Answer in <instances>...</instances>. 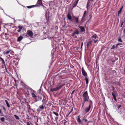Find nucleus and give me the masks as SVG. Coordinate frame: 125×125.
Segmentation results:
<instances>
[{"label": "nucleus", "mask_w": 125, "mask_h": 125, "mask_svg": "<svg viewBox=\"0 0 125 125\" xmlns=\"http://www.w3.org/2000/svg\"><path fill=\"white\" fill-rule=\"evenodd\" d=\"M83 93L82 97L83 99L89 101V100H91L89 99V97L87 91L84 92V93Z\"/></svg>", "instance_id": "obj_1"}, {"label": "nucleus", "mask_w": 125, "mask_h": 125, "mask_svg": "<svg viewBox=\"0 0 125 125\" xmlns=\"http://www.w3.org/2000/svg\"><path fill=\"white\" fill-rule=\"evenodd\" d=\"M35 93L32 92L31 94L32 96L33 99V100L35 102L38 101L39 99H41V98L38 96H37L34 94Z\"/></svg>", "instance_id": "obj_2"}, {"label": "nucleus", "mask_w": 125, "mask_h": 125, "mask_svg": "<svg viewBox=\"0 0 125 125\" xmlns=\"http://www.w3.org/2000/svg\"><path fill=\"white\" fill-rule=\"evenodd\" d=\"M113 92L112 93V94L113 97L114 99L116 101H117L116 97L117 96L116 92L115 90V88L113 86H112Z\"/></svg>", "instance_id": "obj_3"}, {"label": "nucleus", "mask_w": 125, "mask_h": 125, "mask_svg": "<svg viewBox=\"0 0 125 125\" xmlns=\"http://www.w3.org/2000/svg\"><path fill=\"white\" fill-rule=\"evenodd\" d=\"M66 85H67L65 83H63V84L60 85L59 86L52 89V90H51V91L52 92L56 91L61 89L62 87Z\"/></svg>", "instance_id": "obj_4"}, {"label": "nucleus", "mask_w": 125, "mask_h": 125, "mask_svg": "<svg viewBox=\"0 0 125 125\" xmlns=\"http://www.w3.org/2000/svg\"><path fill=\"white\" fill-rule=\"evenodd\" d=\"M89 105L88 107H86L85 109V111L86 113H87L90 110L91 108V105H93V102L92 100H89Z\"/></svg>", "instance_id": "obj_5"}, {"label": "nucleus", "mask_w": 125, "mask_h": 125, "mask_svg": "<svg viewBox=\"0 0 125 125\" xmlns=\"http://www.w3.org/2000/svg\"><path fill=\"white\" fill-rule=\"evenodd\" d=\"M27 34L30 37H32L33 35V34L32 31L29 30H28L27 31Z\"/></svg>", "instance_id": "obj_6"}, {"label": "nucleus", "mask_w": 125, "mask_h": 125, "mask_svg": "<svg viewBox=\"0 0 125 125\" xmlns=\"http://www.w3.org/2000/svg\"><path fill=\"white\" fill-rule=\"evenodd\" d=\"M94 0H88L87 2V7L88 6H90L91 4H92L93 3Z\"/></svg>", "instance_id": "obj_7"}, {"label": "nucleus", "mask_w": 125, "mask_h": 125, "mask_svg": "<svg viewBox=\"0 0 125 125\" xmlns=\"http://www.w3.org/2000/svg\"><path fill=\"white\" fill-rule=\"evenodd\" d=\"M81 71L82 74L85 77L86 76H87V74L83 67L82 68Z\"/></svg>", "instance_id": "obj_8"}, {"label": "nucleus", "mask_w": 125, "mask_h": 125, "mask_svg": "<svg viewBox=\"0 0 125 125\" xmlns=\"http://www.w3.org/2000/svg\"><path fill=\"white\" fill-rule=\"evenodd\" d=\"M27 91L28 93H31V94L33 92L34 93L36 92V91H35L33 90L30 87H29L27 89Z\"/></svg>", "instance_id": "obj_9"}, {"label": "nucleus", "mask_w": 125, "mask_h": 125, "mask_svg": "<svg viewBox=\"0 0 125 125\" xmlns=\"http://www.w3.org/2000/svg\"><path fill=\"white\" fill-rule=\"evenodd\" d=\"M11 50L7 49L3 53L4 55L7 54H9L10 53H11Z\"/></svg>", "instance_id": "obj_10"}, {"label": "nucleus", "mask_w": 125, "mask_h": 125, "mask_svg": "<svg viewBox=\"0 0 125 125\" xmlns=\"http://www.w3.org/2000/svg\"><path fill=\"white\" fill-rule=\"evenodd\" d=\"M79 34V31L78 29H76L75 30L74 32H73L72 34V36H74V35L75 34L78 35Z\"/></svg>", "instance_id": "obj_11"}, {"label": "nucleus", "mask_w": 125, "mask_h": 125, "mask_svg": "<svg viewBox=\"0 0 125 125\" xmlns=\"http://www.w3.org/2000/svg\"><path fill=\"white\" fill-rule=\"evenodd\" d=\"M67 17L68 19L70 21H72L73 20L72 19V17L71 14L69 12H68L67 14Z\"/></svg>", "instance_id": "obj_12"}, {"label": "nucleus", "mask_w": 125, "mask_h": 125, "mask_svg": "<svg viewBox=\"0 0 125 125\" xmlns=\"http://www.w3.org/2000/svg\"><path fill=\"white\" fill-rule=\"evenodd\" d=\"M42 0H38V1L37 4L35 5H38L37 7H39L42 4Z\"/></svg>", "instance_id": "obj_13"}, {"label": "nucleus", "mask_w": 125, "mask_h": 125, "mask_svg": "<svg viewBox=\"0 0 125 125\" xmlns=\"http://www.w3.org/2000/svg\"><path fill=\"white\" fill-rule=\"evenodd\" d=\"M0 62L1 61V63L2 64H3L5 66V67H6V63L4 60L0 57Z\"/></svg>", "instance_id": "obj_14"}, {"label": "nucleus", "mask_w": 125, "mask_h": 125, "mask_svg": "<svg viewBox=\"0 0 125 125\" xmlns=\"http://www.w3.org/2000/svg\"><path fill=\"white\" fill-rule=\"evenodd\" d=\"M44 108V106L42 104L39 106L38 109L40 111H42Z\"/></svg>", "instance_id": "obj_15"}, {"label": "nucleus", "mask_w": 125, "mask_h": 125, "mask_svg": "<svg viewBox=\"0 0 125 125\" xmlns=\"http://www.w3.org/2000/svg\"><path fill=\"white\" fill-rule=\"evenodd\" d=\"M91 38H94L96 39H98V37L96 34H93L91 37Z\"/></svg>", "instance_id": "obj_16"}, {"label": "nucleus", "mask_w": 125, "mask_h": 125, "mask_svg": "<svg viewBox=\"0 0 125 125\" xmlns=\"http://www.w3.org/2000/svg\"><path fill=\"white\" fill-rule=\"evenodd\" d=\"M77 121L78 122L79 124H81L82 125L83 124V122L80 119L79 115L78 116Z\"/></svg>", "instance_id": "obj_17"}, {"label": "nucleus", "mask_w": 125, "mask_h": 125, "mask_svg": "<svg viewBox=\"0 0 125 125\" xmlns=\"http://www.w3.org/2000/svg\"><path fill=\"white\" fill-rule=\"evenodd\" d=\"M78 27L80 29L81 32H82L85 31V29L84 27L80 26H79Z\"/></svg>", "instance_id": "obj_18"}, {"label": "nucleus", "mask_w": 125, "mask_h": 125, "mask_svg": "<svg viewBox=\"0 0 125 125\" xmlns=\"http://www.w3.org/2000/svg\"><path fill=\"white\" fill-rule=\"evenodd\" d=\"M92 42V41H89L87 42L86 44V46L87 48H88L91 45Z\"/></svg>", "instance_id": "obj_19"}, {"label": "nucleus", "mask_w": 125, "mask_h": 125, "mask_svg": "<svg viewBox=\"0 0 125 125\" xmlns=\"http://www.w3.org/2000/svg\"><path fill=\"white\" fill-rule=\"evenodd\" d=\"M23 37L20 36L19 37H18L17 39V41L18 42H20L23 39Z\"/></svg>", "instance_id": "obj_20"}, {"label": "nucleus", "mask_w": 125, "mask_h": 125, "mask_svg": "<svg viewBox=\"0 0 125 125\" xmlns=\"http://www.w3.org/2000/svg\"><path fill=\"white\" fill-rule=\"evenodd\" d=\"M38 6V5H32V6H27V7L29 9H30V8H32L37 7V6Z\"/></svg>", "instance_id": "obj_21"}, {"label": "nucleus", "mask_w": 125, "mask_h": 125, "mask_svg": "<svg viewBox=\"0 0 125 125\" xmlns=\"http://www.w3.org/2000/svg\"><path fill=\"white\" fill-rule=\"evenodd\" d=\"M85 77V80L86 82V84L87 85V86L88 85L89 80L86 77Z\"/></svg>", "instance_id": "obj_22"}, {"label": "nucleus", "mask_w": 125, "mask_h": 125, "mask_svg": "<svg viewBox=\"0 0 125 125\" xmlns=\"http://www.w3.org/2000/svg\"><path fill=\"white\" fill-rule=\"evenodd\" d=\"M5 101L6 104V105L8 107H10V106L8 101L7 100H5Z\"/></svg>", "instance_id": "obj_23"}, {"label": "nucleus", "mask_w": 125, "mask_h": 125, "mask_svg": "<svg viewBox=\"0 0 125 125\" xmlns=\"http://www.w3.org/2000/svg\"><path fill=\"white\" fill-rule=\"evenodd\" d=\"M123 6H122L120 9V10H119L118 12V16H119V14H120L121 13V11L123 9Z\"/></svg>", "instance_id": "obj_24"}, {"label": "nucleus", "mask_w": 125, "mask_h": 125, "mask_svg": "<svg viewBox=\"0 0 125 125\" xmlns=\"http://www.w3.org/2000/svg\"><path fill=\"white\" fill-rule=\"evenodd\" d=\"M114 83L115 85H118L120 86V84L119 83V82L118 81H115L114 82Z\"/></svg>", "instance_id": "obj_25"}, {"label": "nucleus", "mask_w": 125, "mask_h": 125, "mask_svg": "<svg viewBox=\"0 0 125 125\" xmlns=\"http://www.w3.org/2000/svg\"><path fill=\"white\" fill-rule=\"evenodd\" d=\"M124 21H122L121 22V23L120 25V27H122V26L123 24L124 23V24L125 25V18H124Z\"/></svg>", "instance_id": "obj_26"}, {"label": "nucleus", "mask_w": 125, "mask_h": 125, "mask_svg": "<svg viewBox=\"0 0 125 125\" xmlns=\"http://www.w3.org/2000/svg\"><path fill=\"white\" fill-rule=\"evenodd\" d=\"M78 19L79 17H76L74 19L75 20V23H78Z\"/></svg>", "instance_id": "obj_27"}, {"label": "nucleus", "mask_w": 125, "mask_h": 125, "mask_svg": "<svg viewBox=\"0 0 125 125\" xmlns=\"http://www.w3.org/2000/svg\"><path fill=\"white\" fill-rule=\"evenodd\" d=\"M42 102L43 104H44L45 103H46L47 102V100L46 99L43 98L42 100Z\"/></svg>", "instance_id": "obj_28"}, {"label": "nucleus", "mask_w": 125, "mask_h": 125, "mask_svg": "<svg viewBox=\"0 0 125 125\" xmlns=\"http://www.w3.org/2000/svg\"><path fill=\"white\" fill-rule=\"evenodd\" d=\"M86 10H85L84 11L83 15L82 18V19H83L85 17V14H86Z\"/></svg>", "instance_id": "obj_29"}, {"label": "nucleus", "mask_w": 125, "mask_h": 125, "mask_svg": "<svg viewBox=\"0 0 125 125\" xmlns=\"http://www.w3.org/2000/svg\"><path fill=\"white\" fill-rule=\"evenodd\" d=\"M73 111V108H72L71 111L69 113H68L67 115V117Z\"/></svg>", "instance_id": "obj_30"}, {"label": "nucleus", "mask_w": 125, "mask_h": 125, "mask_svg": "<svg viewBox=\"0 0 125 125\" xmlns=\"http://www.w3.org/2000/svg\"><path fill=\"white\" fill-rule=\"evenodd\" d=\"M1 120L3 122H4L5 120V119L4 117H2L0 118Z\"/></svg>", "instance_id": "obj_31"}, {"label": "nucleus", "mask_w": 125, "mask_h": 125, "mask_svg": "<svg viewBox=\"0 0 125 125\" xmlns=\"http://www.w3.org/2000/svg\"><path fill=\"white\" fill-rule=\"evenodd\" d=\"M52 113L56 116H58L59 115V114L58 113H56L55 112L53 111L52 112Z\"/></svg>", "instance_id": "obj_32"}, {"label": "nucleus", "mask_w": 125, "mask_h": 125, "mask_svg": "<svg viewBox=\"0 0 125 125\" xmlns=\"http://www.w3.org/2000/svg\"><path fill=\"white\" fill-rule=\"evenodd\" d=\"M17 27L19 29H22L23 28V27L21 25H19V26H18Z\"/></svg>", "instance_id": "obj_33"}, {"label": "nucleus", "mask_w": 125, "mask_h": 125, "mask_svg": "<svg viewBox=\"0 0 125 125\" xmlns=\"http://www.w3.org/2000/svg\"><path fill=\"white\" fill-rule=\"evenodd\" d=\"M14 116L15 117V118L19 120L20 119L16 115H14Z\"/></svg>", "instance_id": "obj_34"}, {"label": "nucleus", "mask_w": 125, "mask_h": 125, "mask_svg": "<svg viewBox=\"0 0 125 125\" xmlns=\"http://www.w3.org/2000/svg\"><path fill=\"white\" fill-rule=\"evenodd\" d=\"M83 102L82 103H83L84 104L85 102H90V101H89L87 100H85V99H83Z\"/></svg>", "instance_id": "obj_35"}, {"label": "nucleus", "mask_w": 125, "mask_h": 125, "mask_svg": "<svg viewBox=\"0 0 125 125\" xmlns=\"http://www.w3.org/2000/svg\"><path fill=\"white\" fill-rule=\"evenodd\" d=\"M58 119V117H55V121L57 123V120Z\"/></svg>", "instance_id": "obj_36"}, {"label": "nucleus", "mask_w": 125, "mask_h": 125, "mask_svg": "<svg viewBox=\"0 0 125 125\" xmlns=\"http://www.w3.org/2000/svg\"><path fill=\"white\" fill-rule=\"evenodd\" d=\"M118 41L120 42H122V39L120 38H119L118 40Z\"/></svg>", "instance_id": "obj_37"}, {"label": "nucleus", "mask_w": 125, "mask_h": 125, "mask_svg": "<svg viewBox=\"0 0 125 125\" xmlns=\"http://www.w3.org/2000/svg\"><path fill=\"white\" fill-rule=\"evenodd\" d=\"M93 40L94 41V43H95L98 41V39H93Z\"/></svg>", "instance_id": "obj_38"}, {"label": "nucleus", "mask_w": 125, "mask_h": 125, "mask_svg": "<svg viewBox=\"0 0 125 125\" xmlns=\"http://www.w3.org/2000/svg\"><path fill=\"white\" fill-rule=\"evenodd\" d=\"M115 47L114 45H113L112 46V47L111 48V49H114L115 48Z\"/></svg>", "instance_id": "obj_39"}, {"label": "nucleus", "mask_w": 125, "mask_h": 125, "mask_svg": "<svg viewBox=\"0 0 125 125\" xmlns=\"http://www.w3.org/2000/svg\"><path fill=\"white\" fill-rule=\"evenodd\" d=\"M2 107V108H3V109L4 110V111L5 112L6 111L5 108L3 106Z\"/></svg>", "instance_id": "obj_40"}, {"label": "nucleus", "mask_w": 125, "mask_h": 125, "mask_svg": "<svg viewBox=\"0 0 125 125\" xmlns=\"http://www.w3.org/2000/svg\"><path fill=\"white\" fill-rule=\"evenodd\" d=\"M64 122L63 123L65 125V124L67 123V121L66 120H64Z\"/></svg>", "instance_id": "obj_41"}, {"label": "nucleus", "mask_w": 125, "mask_h": 125, "mask_svg": "<svg viewBox=\"0 0 125 125\" xmlns=\"http://www.w3.org/2000/svg\"><path fill=\"white\" fill-rule=\"evenodd\" d=\"M77 5V4H74L73 6V8H74Z\"/></svg>", "instance_id": "obj_42"}, {"label": "nucleus", "mask_w": 125, "mask_h": 125, "mask_svg": "<svg viewBox=\"0 0 125 125\" xmlns=\"http://www.w3.org/2000/svg\"><path fill=\"white\" fill-rule=\"evenodd\" d=\"M21 29H19L17 30V32H20L21 31Z\"/></svg>", "instance_id": "obj_43"}, {"label": "nucleus", "mask_w": 125, "mask_h": 125, "mask_svg": "<svg viewBox=\"0 0 125 125\" xmlns=\"http://www.w3.org/2000/svg\"><path fill=\"white\" fill-rule=\"evenodd\" d=\"M121 105H119V106H117V108L118 109H119V108H120L121 107Z\"/></svg>", "instance_id": "obj_44"}, {"label": "nucleus", "mask_w": 125, "mask_h": 125, "mask_svg": "<svg viewBox=\"0 0 125 125\" xmlns=\"http://www.w3.org/2000/svg\"><path fill=\"white\" fill-rule=\"evenodd\" d=\"M75 91V90H73V91L72 92V93H71V94H74V92Z\"/></svg>", "instance_id": "obj_45"}, {"label": "nucleus", "mask_w": 125, "mask_h": 125, "mask_svg": "<svg viewBox=\"0 0 125 125\" xmlns=\"http://www.w3.org/2000/svg\"><path fill=\"white\" fill-rule=\"evenodd\" d=\"M82 120H84L85 121V122H86L87 120L86 119H82Z\"/></svg>", "instance_id": "obj_46"}, {"label": "nucleus", "mask_w": 125, "mask_h": 125, "mask_svg": "<svg viewBox=\"0 0 125 125\" xmlns=\"http://www.w3.org/2000/svg\"><path fill=\"white\" fill-rule=\"evenodd\" d=\"M118 44H117L116 45V46H115V48H117V47L118 46Z\"/></svg>", "instance_id": "obj_47"}, {"label": "nucleus", "mask_w": 125, "mask_h": 125, "mask_svg": "<svg viewBox=\"0 0 125 125\" xmlns=\"http://www.w3.org/2000/svg\"><path fill=\"white\" fill-rule=\"evenodd\" d=\"M78 1H79V0H77L76 1V3H75L76 4H77V3H78Z\"/></svg>", "instance_id": "obj_48"}, {"label": "nucleus", "mask_w": 125, "mask_h": 125, "mask_svg": "<svg viewBox=\"0 0 125 125\" xmlns=\"http://www.w3.org/2000/svg\"><path fill=\"white\" fill-rule=\"evenodd\" d=\"M83 45V42H82L81 43V48H82V46Z\"/></svg>", "instance_id": "obj_49"}, {"label": "nucleus", "mask_w": 125, "mask_h": 125, "mask_svg": "<svg viewBox=\"0 0 125 125\" xmlns=\"http://www.w3.org/2000/svg\"><path fill=\"white\" fill-rule=\"evenodd\" d=\"M118 45H122V43H118Z\"/></svg>", "instance_id": "obj_50"}, {"label": "nucleus", "mask_w": 125, "mask_h": 125, "mask_svg": "<svg viewBox=\"0 0 125 125\" xmlns=\"http://www.w3.org/2000/svg\"><path fill=\"white\" fill-rule=\"evenodd\" d=\"M27 125H30V123L29 122H28L27 123Z\"/></svg>", "instance_id": "obj_51"}, {"label": "nucleus", "mask_w": 125, "mask_h": 125, "mask_svg": "<svg viewBox=\"0 0 125 125\" xmlns=\"http://www.w3.org/2000/svg\"><path fill=\"white\" fill-rule=\"evenodd\" d=\"M0 113L1 114H3V113L1 111L0 109Z\"/></svg>", "instance_id": "obj_52"}, {"label": "nucleus", "mask_w": 125, "mask_h": 125, "mask_svg": "<svg viewBox=\"0 0 125 125\" xmlns=\"http://www.w3.org/2000/svg\"><path fill=\"white\" fill-rule=\"evenodd\" d=\"M123 32L125 34V29H124L123 30Z\"/></svg>", "instance_id": "obj_53"}, {"label": "nucleus", "mask_w": 125, "mask_h": 125, "mask_svg": "<svg viewBox=\"0 0 125 125\" xmlns=\"http://www.w3.org/2000/svg\"><path fill=\"white\" fill-rule=\"evenodd\" d=\"M72 17H73V18H74V19L76 17H75V16H72Z\"/></svg>", "instance_id": "obj_54"}, {"label": "nucleus", "mask_w": 125, "mask_h": 125, "mask_svg": "<svg viewBox=\"0 0 125 125\" xmlns=\"http://www.w3.org/2000/svg\"><path fill=\"white\" fill-rule=\"evenodd\" d=\"M61 84V83H59L58 84H57L56 85L57 86H58L59 84Z\"/></svg>", "instance_id": "obj_55"}, {"label": "nucleus", "mask_w": 125, "mask_h": 125, "mask_svg": "<svg viewBox=\"0 0 125 125\" xmlns=\"http://www.w3.org/2000/svg\"><path fill=\"white\" fill-rule=\"evenodd\" d=\"M84 105V104L83 103H82V107H83Z\"/></svg>", "instance_id": "obj_56"}, {"label": "nucleus", "mask_w": 125, "mask_h": 125, "mask_svg": "<svg viewBox=\"0 0 125 125\" xmlns=\"http://www.w3.org/2000/svg\"><path fill=\"white\" fill-rule=\"evenodd\" d=\"M39 93H41V89L40 88L39 89Z\"/></svg>", "instance_id": "obj_57"}, {"label": "nucleus", "mask_w": 125, "mask_h": 125, "mask_svg": "<svg viewBox=\"0 0 125 125\" xmlns=\"http://www.w3.org/2000/svg\"><path fill=\"white\" fill-rule=\"evenodd\" d=\"M113 72H114L115 73H116V71H115V70L113 71Z\"/></svg>", "instance_id": "obj_58"}, {"label": "nucleus", "mask_w": 125, "mask_h": 125, "mask_svg": "<svg viewBox=\"0 0 125 125\" xmlns=\"http://www.w3.org/2000/svg\"><path fill=\"white\" fill-rule=\"evenodd\" d=\"M49 119L47 120V122H50V121H49Z\"/></svg>", "instance_id": "obj_59"}, {"label": "nucleus", "mask_w": 125, "mask_h": 125, "mask_svg": "<svg viewBox=\"0 0 125 125\" xmlns=\"http://www.w3.org/2000/svg\"><path fill=\"white\" fill-rule=\"evenodd\" d=\"M47 118L49 120H50V118H49V117L48 116H47Z\"/></svg>", "instance_id": "obj_60"}, {"label": "nucleus", "mask_w": 125, "mask_h": 125, "mask_svg": "<svg viewBox=\"0 0 125 125\" xmlns=\"http://www.w3.org/2000/svg\"><path fill=\"white\" fill-rule=\"evenodd\" d=\"M123 96L124 97H125V95H123Z\"/></svg>", "instance_id": "obj_61"}, {"label": "nucleus", "mask_w": 125, "mask_h": 125, "mask_svg": "<svg viewBox=\"0 0 125 125\" xmlns=\"http://www.w3.org/2000/svg\"><path fill=\"white\" fill-rule=\"evenodd\" d=\"M52 2V1H51V2H50V3H49V5H50V3H51V2Z\"/></svg>", "instance_id": "obj_62"}, {"label": "nucleus", "mask_w": 125, "mask_h": 125, "mask_svg": "<svg viewBox=\"0 0 125 125\" xmlns=\"http://www.w3.org/2000/svg\"><path fill=\"white\" fill-rule=\"evenodd\" d=\"M26 37H28V36L27 35H26L25 36Z\"/></svg>", "instance_id": "obj_63"}, {"label": "nucleus", "mask_w": 125, "mask_h": 125, "mask_svg": "<svg viewBox=\"0 0 125 125\" xmlns=\"http://www.w3.org/2000/svg\"><path fill=\"white\" fill-rule=\"evenodd\" d=\"M5 35H7V34L6 33H5Z\"/></svg>", "instance_id": "obj_64"}]
</instances>
